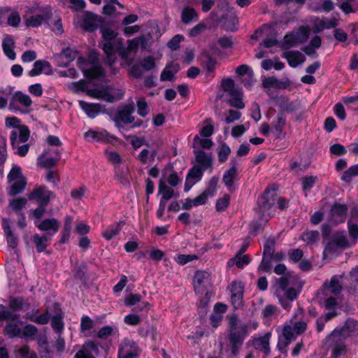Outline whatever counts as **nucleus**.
Instances as JSON below:
<instances>
[{
  "instance_id": "39448f33",
  "label": "nucleus",
  "mask_w": 358,
  "mask_h": 358,
  "mask_svg": "<svg viewBox=\"0 0 358 358\" xmlns=\"http://www.w3.org/2000/svg\"><path fill=\"white\" fill-rule=\"evenodd\" d=\"M51 15V10L49 8L33 6L26 8L22 20L27 27H38L48 23Z\"/></svg>"
},
{
  "instance_id": "6e6d98bb",
  "label": "nucleus",
  "mask_w": 358,
  "mask_h": 358,
  "mask_svg": "<svg viewBox=\"0 0 358 358\" xmlns=\"http://www.w3.org/2000/svg\"><path fill=\"white\" fill-rule=\"evenodd\" d=\"M198 259L199 257L196 255L179 254L174 257L175 262L180 265H185Z\"/></svg>"
},
{
  "instance_id": "864d4df0",
  "label": "nucleus",
  "mask_w": 358,
  "mask_h": 358,
  "mask_svg": "<svg viewBox=\"0 0 358 358\" xmlns=\"http://www.w3.org/2000/svg\"><path fill=\"white\" fill-rule=\"evenodd\" d=\"M121 229L120 224L115 223L108 227L103 232V236L106 240H110L117 235Z\"/></svg>"
},
{
  "instance_id": "052dcab7",
  "label": "nucleus",
  "mask_w": 358,
  "mask_h": 358,
  "mask_svg": "<svg viewBox=\"0 0 358 358\" xmlns=\"http://www.w3.org/2000/svg\"><path fill=\"white\" fill-rule=\"evenodd\" d=\"M105 1V5L103 7V13L105 15H113L116 9L114 6L115 4L120 6L122 7V5L118 2L117 0H104Z\"/></svg>"
},
{
  "instance_id": "de8ad7c7",
  "label": "nucleus",
  "mask_w": 358,
  "mask_h": 358,
  "mask_svg": "<svg viewBox=\"0 0 358 358\" xmlns=\"http://www.w3.org/2000/svg\"><path fill=\"white\" fill-rule=\"evenodd\" d=\"M159 194L162 195L161 200L166 202V201L171 199L173 196V190L168 187L165 182L160 180L159 185Z\"/></svg>"
},
{
  "instance_id": "bf43d9fd",
  "label": "nucleus",
  "mask_w": 358,
  "mask_h": 358,
  "mask_svg": "<svg viewBox=\"0 0 358 358\" xmlns=\"http://www.w3.org/2000/svg\"><path fill=\"white\" fill-rule=\"evenodd\" d=\"M213 133V125L211 120L207 119L204 122L202 128L199 131V136L209 138Z\"/></svg>"
},
{
  "instance_id": "20e7f679",
  "label": "nucleus",
  "mask_w": 358,
  "mask_h": 358,
  "mask_svg": "<svg viewBox=\"0 0 358 358\" xmlns=\"http://www.w3.org/2000/svg\"><path fill=\"white\" fill-rule=\"evenodd\" d=\"M300 291L289 278L281 277L276 282L275 294L282 307L289 310L292 307L291 303L297 298Z\"/></svg>"
},
{
  "instance_id": "c9c22d12",
  "label": "nucleus",
  "mask_w": 358,
  "mask_h": 358,
  "mask_svg": "<svg viewBox=\"0 0 358 358\" xmlns=\"http://www.w3.org/2000/svg\"><path fill=\"white\" fill-rule=\"evenodd\" d=\"M97 353V346L94 342H88L83 348L77 352L74 358H94Z\"/></svg>"
},
{
  "instance_id": "c85d7f7f",
  "label": "nucleus",
  "mask_w": 358,
  "mask_h": 358,
  "mask_svg": "<svg viewBox=\"0 0 358 358\" xmlns=\"http://www.w3.org/2000/svg\"><path fill=\"white\" fill-rule=\"evenodd\" d=\"M311 21L313 24L314 31L315 32H320L323 29H329L337 26V20L334 17L329 19L315 17Z\"/></svg>"
},
{
  "instance_id": "1a4fd4ad",
  "label": "nucleus",
  "mask_w": 358,
  "mask_h": 358,
  "mask_svg": "<svg viewBox=\"0 0 358 358\" xmlns=\"http://www.w3.org/2000/svg\"><path fill=\"white\" fill-rule=\"evenodd\" d=\"M145 44V38L143 36H141L127 41V47L125 48L121 41H117L115 43L116 52L119 54L121 58L127 63L130 64L131 60L128 61L130 53L136 52L140 45L144 47Z\"/></svg>"
},
{
  "instance_id": "4d7b16f0",
  "label": "nucleus",
  "mask_w": 358,
  "mask_h": 358,
  "mask_svg": "<svg viewBox=\"0 0 358 358\" xmlns=\"http://www.w3.org/2000/svg\"><path fill=\"white\" fill-rule=\"evenodd\" d=\"M348 228L352 243L355 245L358 238V224L353 222L352 220H349Z\"/></svg>"
},
{
  "instance_id": "e2e57ef3",
  "label": "nucleus",
  "mask_w": 358,
  "mask_h": 358,
  "mask_svg": "<svg viewBox=\"0 0 358 358\" xmlns=\"http://www.w3.org/2000/svg\"><path fill=\"white\" fill-rule=\"evenodd\" d=\"M17 358H37L35 352L30 351L27 346H23L15 350Z\"/></svg>"
},
{
  "instance_id": "69168bd1",
  "label": "nucleus",
  "mask_w": 358,
  "mask_h": 358,
  "mask_svg": "<svg viewBox=\"0 0 358 358\" xmlns=\"http://www.w3.org/2000/svg\"><path fill=\"white\" fill-rule=\"evenodd\" d=\"M37 328L32 324H27L23 329H22V335L20 338H31L35 336L37 333Z\"/></svg>"
},
{
  "instance_id": "e433bc0d",
  "label": "nucleus",
  "mask_w": 358,
  "mask_h": 358,
  "mask_svg": "<svg viewBox=\"0 0 358 358\" xmlns=\"http://www.w3.org/2000/svg\"><path fill=\"white\" fill-rule=\"evenodd\" d=\"M73 218L71 215H66L64 218V227L61 232L59 243L62 244L69 241L72 231Z\"/></svg>"
},
{
  "instance_id": "3c124183",
  "label": "nucleus",
  "mask_w": 358,
  "mask_h": 358,
  "mask_svg": "<svg viewBox=\"0 0 358 358\" xmlns=\"http://www.w3.org/2000/svg\"><path fill=\"white\" fill-rule=\"evenodd\" d=\"M317 180V177L309 176L302 178V187L306 196H308V193L310 189L314 186Z\"/></svg>"
},
{
  "instance_id": "9d476101",
  "label": "nucleus",
  "mask_w": 358,
  "mask_h": 358,
  "mask_svg": "<svg viewBox=\"0 0 358 358\" xmlns=\"http://www.w3.org/2000/svg\"><path fill=\"white\" fill-rule=\"evenodd\" d=\"M10 184L8 194L14 196L22 192L27 185V180L22 173L20 166H14L8 175Z\"/></svg>"
},
{
  "instance_id": "c756f323",
  "label": "nucleus",
  "mask_w": 358,
  "mask_h": 358,
  "mask_svg": "<svg viewBox=\"0 0 358 358\" xmlns=\"http://www.w3.org/2000/svg\"><path fill=\"white\" fill-rule=\"evenodd\" d=\"M343 275H334L331 278L329 282H325L324 285L327 294L332 293L337 295L343 288Z\"/></svg>"
},
{
  "instance_id": "423d86ee",
  "label": "nucleus",
  "mask_w": 358,
  "mask_h": 358,
  "mask_svg": "<svg viewBox=\"0 0 358 358\" xmlns=\"http://www.w3.org/2000/svg\"><path fill=\"white\" fill-rule=\"evenodd\" d=\"M229 338L231 345V351L234 355H236L242 345L244 337L248 333V327L247 325L241 323L236 315H231L229 317Z\"/></svg>"
},
{
  "instance_id": "c03bdc74",
  "label": "nucleus",
  "mask_w": 358,
  "mask_h": 358,
  "mask_svg": "<svg viewBox=\"0 0 358 358\" xmlns=\"http://www.w3.org/2000/svg\"><path fill=\"white\" fill-rule=\"evenodd\" d=\"M196 160L205 168L210 166L212 164V157L209 154L203 150H195Z\"/></svg>"
},
{
  "instance_id": "0e129e2a",
  "label": "nucleus",
  "mask_w": 358,
  "mask_h": 358,
  "mask_svg": "<svg viewBox=\"0 0 358 358\" xmlns=\"http://www.w3.org/2000/svg\"><path fill=\"white\" fill-rule=\"evenodd\" d=\"M25 198H15L10 201L9 206L15 211L21 210L27 204Z\"/></svg>"
},
{
  "instance_id": "f03ea898",
  "label": "nucleus",
  "mask_w": 358,
  "mask_h": 358,
  "mask_svg": "<svg viewBox=\"0 0 358 358\" xmlns=\"http://www.w3.org/2000/svg\"><path fill=\"white\" fill-rule=\"evenodd\" d=\"M358 334V322L348 319L341 328H336L327 338L331 358H341L347 352L345 340Z\"/></svg>"
},
{
  "instance_id": "5701e85b",
  "label": "nucleus",
  "mask_w": 358,
  "mask_h": 358,
  "mask_svg": "<svg viewBox=\"0 0 358 358\" xmlns=\"http://www.w3.org/2000/svg\"><path fill=\"white\" fill-rule=\"evenodd\" d=\"M29 138V131L26 126L13 129L10 133V141L13 148L18 146V144L24 143Z\"/></svg>"
},
{
  "instance_id": "4468645a",
  "label": "nucleus",
  "mask_w": 358,
  "mask_h": 358,
  "mask_svg": "<svg viewBox=\"0 0 358 358\" xmlns=\"http://www.w3.org/2000/svg\"><path fill=\"white\" fill-rule=\"evenodd\" d=\"M210 275L208 272L198 271L195 273L193 279V285L197 294L208 295V289L210 286Z\"/></svg>"
},
{
  "instance_id": "2eb2a0df",
  "label": "nucleus",
  "mask_w": 358,
  "mask_h": 358,
  "mask_svg": "<svg viewBox=\"0 0 358 358\" xmlns=\"http://www.w3.org/2000/svg\"><path fill=\"white\" fill-rule=\"evenodd\" d=\"M257 203L259 207V213H261L263 216L270 217L271 213L269 210L275 203L274 191L266 189L264 194L258 199Z\"/></svg>"
},
{
  "instance_id": "f257e3e1",
  "label": "nucleus",
  "mask_w": 358,
  "mask_h": 358,
  "mask_svg": "<svg viewBox=\"0 0 358 358\" xmlns=\"http://www.w3.org/2000/svg\"><path fill=\"white\" fill-rule=\"evenodd\" d=\"M94 55L91 56L90 60L80 57L77 62L84 76L89 78L93 85H96V82L100 83V85L93 89H89L88 83L85 80H80L72 83L70 89L73 92H86L87 95L92 97L109 103L120 100L124 96V91L120 88L108 86L105 84L103 71L99 66L94 64L96 56L95 53Z\"/></svg>"
},
{
  "instance_id": "412c9836",
  "label": "nucleus",
  "mask_w": 358,
  "mask_h": 358,
  "mask_svg": "<svg viewBox=\"0 0 358 358\" xmlns=\"http://www.w3.org/2000/svg\"><path fill=\"white\" fill-rule=\"evenodd\" d=\"M271 334L267 332L264 336L255 337L252 341V345L255 350L263 353V358H266L270 354L271 349L269 346Z\"/></svg>"
},
{
  "instance_id": "680f3d73",
  "label": "nucleus",
  "mask_w": 358,
  "mask_h": 358,
  "mask_svg": "<svg viewBox=\"0 0 358 358\" xmlns=\"http://www.w3.org/2000/svg\"><path fill=\"white\" fill-rule=\"evenodd\" d=\"M51 325L55 331L59 334H61L64 329V322L62 321V316L61 313H57L56 315L52 317L51 320Z\"/></svg>"
},
{
  "instance_id": "8fccbe9b",
  "label": "nucleus",
  "mask_w": 358,
  "mask_h": 358,
  "mask_svg": "<svg viewBox=\"0 0 358 358\" xmlns=\"http://www.w3.org/2000/svg\"><path fill=\"white\" fill-rule=\"evenodd\" d=\"M286 124V119L282 115H278L275 121L271 123L272 129L276 136H279Z\"/></svg>"
},
{
  "instance_id": "79ce46f5",
  "label": "nucleus",
  "mask_w": 358,
  "mask_h": 358,
  "mask_svg": "<svg viewBox=\"0 0 358 358\" xmlns=\"http://www.w3.org/2000/svg\"><path fill=\"white\" fill-rule=\"evenodd\" d=\"M229 96V103L231 106L238 109H242L245 107V103L243 101V93L241 91H231Z\"/></svg>"
},
{
  "instance_id": "13d9d810",
  "label": "nucleus",
  "mask_w": 358,
  "mask_h": 358,
  "mask_svg": "<svg viewBox=\"0 0 358 358\" xmlns=\"http://www.w3.org/2000/svg\"><path fill=\"white\" fill-rule=\"evenodd\" d=\"M48 238L44 236H41L38 234H35L34 236V242L36 244V250L38 252H43L47 248Z\"/></svg>"
},
{
  "instance_id": "a19ab883",
  "label": "nucleus",
  "mask_w": 358,
  "mask_h": 358,
  "mask_svg": "<svg viewBox=\"0 0 358 358\" xmlns=\"http://www.w3.org/2000/svg\"><path fill=\"white\" fill-rule=\"evenodd\" d=\"M250 262V259L248 255H243L237 253L234 257L230 259L227 262L229 267H232L236 265L239 268H243L245 266L248 265Z\"/></svg>"
},
{
  "instance_id": "a211bd4d",
  "label": "nucleus",
  "mask_w": 358,
  "mask_h": 358,
  "mask_svg": "<svg viewBox=\"0 0 358 358\" xmlns=\"http://www.w3.org/2000/svg\"><path fill=\"white\" fill-rule=\"evenodd\" d=\"M60 155L59 152L52 148H48L38 159L41 166L50 168L56 164Z\"/></svg>"
},
{
  "instance_id": "bb28decb",
  "label": "nucleus",
  "mask_w": 358,
  "mask_h": 358,
  "mask_svg": "<svg viewBox=\"0 0 358 358\" xmlns=\"http://www.w3.org/2000/svg\"><path fill=\"white\" fill-rule=\"evenodd\" d=\"M203 176V171L198 166H194L189 172L185 184L184 190L187 192L190 190L192 186L199 182Z\"/></svg>"
},
{
  "instance_id": "0eeeda50",
  "label": "nucleus",
  "mask_w": 358,
  "mask_h": 358,
  "mask_svg": "<svg viewBox=\"0 0 358 358\" xmlns=\"http://www.w3.org/2000/svg\"><path fill=\"white\" fill-rule=\"evenodd\" d=\"M19 318L18 314L12 313L3 305H0V320L8 322L5 327L4 334L9 338H20L22 323Z\"/></svg>"
},
{
  "instance_id": "4c0bfd02",
  "label": "nucleus",
  "mask_w": 358,
  "mask_h": 358,
  "mask_svg": "<svg viewBox=\"0 0 358 358\" xmlns=\"http://www.w3.org/2000/svg\"><path fill=\"white\" fill-rule=\"evenodd\" d=\"M331 244H335L338 248H350L355 245V244L352 243L350 239L348 240L347 238L343 231L337 232L334 237L332 243H330L328 247L330 248Z\"/></svg>"
},
{
  "instance_id": "6ab92c4d",
  "label": "nucleus",
  "mask_w": 358,
  "mask_h": 358,
  "mask_svg": "<svg viewBox=\"0 0 358 358\" xmlns=\"http://www.w3.org/2000/svg\"><path fill=\"white\" fill-rule=\"evenodd\" d=\"M17 103L24 108H28L31 105L32 101L29 95L17 92L12 96L9 104V109L14 112L22 111Z\"/></svg>"
},
{
  "instance_id": "603ef678",
  "label": "nucleus",
  "mask_w": 358,
  "mask_h": 358,
  "mask_svg": "<svg viewBox=\"0 0 358 358\" xmlns=\"http://www.w3.org/2000/svg\"><path fill=\"white\" fill-rule=\"evenodd\" d=\"M321 43V38L315 36L311 39L310 44L303 50L308 55H313L315 50L320 47Z\"/></svg>"
},
{
  "instance_id": "37998d69",
  "label": "nucleus",
  "mask_w": 358,
  "mask_h": 358,
  "mask_svg": "<svg viewBox=\"0 0 358 358\" xmlns=\"http://www.w3.org/2000/svg\"><path fill=\"white\" fill-rule=\"evenodd\" d=\"M27 319L38 324H45L49 322L50 316L48 313L38 314V311L28 313L26 315Z\"/></svg>"
},
{
  "instance_id": "ea45409f",
  "label": "nucleus",
  "mask_w": 358,
  "mask_h": 358,
  "mask_svg": "<svg viewBox=\"0 0 358 358\" xmlns=\"http://www.w3.org/2000/svg\"><path fill=\"white\" fill-rule=\"evenodd\" d=\"M213 145V141L208 137H202L196 135L193 140V147L196 150L201 149H210Z\"/></svg>"
},
{
  "instance_id": "dca6fc26",
  "label": "nucleus",
  "mask_w": 358,
  "mask_h": 358,
  "mask_svg": "<svg viewBox=\"0 0 358 358\" xmlns=\"http://www.w3.org/2000/svg\"><path fill=\"white\" fill-rule=\"evenodd\" d=\"M138 349L136 343L131 340L124 339L120 344L119 358H138Z\"/></svg>"
},
{
  "instance_id": "ddd939ff",
  "label": "nucleus",
  "mask_w": 358,
  "mask_h": 358,
  "mask_svg": "<svg viewBox=\"0 0 358 358\" xmlns=\"http://www.w3.org/2000/svg\"><path fill=\"white\" fill-rule=\"evenodd\" d=\"M76 27H79L87 31H94L98 26L97 17L91 13H83L78 14L73 20Z\"/></svg>"
},
{
  "instance_id": "4be33fe9",
  "label": "nucleus",
  "mask_w": 358,
  "mask_h": 358,
  "mask_svg": "<svg viewBox=\"0 0 358 358\" xmlns=\"http://www.w3.org/2000/svg\"><path fill=\"white\" fill-rule=\"evenodd\" d=\"M52 194L43 187H36L29 195V200L36 201L38 204L47 205Z\"/></svg>"
},
{
  "instance_id": "338daca9",
  "label": "nucleus",
  "mask_w": 358,
  "mask_h": 358,
  "mask_svg": "<svg viewBox=\"0 0 358 358\" xmlns=\"http://www.w3.org/2000/svg\"><path fill=\"white\" fill-rule=\"evenodd\" d=\"M217 182H218L217 178H216V177L211 178L208 182V187L203 192H205L206 194H208L211 197L215 196L216 191H217Z\"/></svg>"
},
{
  "instance_id": "b1692460",
  "label": "nucleus",
  "mask_w": 358,
  "mask_h": 358,
  "mask_svg": "<svg viewBox=\"0 0 358 358\" xmlns=\"http://www.w3.org/2000/svg\"><path fill=\"white\" fill-rule=\"evenodd\" d=\"M347 211L346 205L335 203L331 209L329 222L332 224L344 222Z\"/></svg>"
},
{
  "instance_id": "72a5a7b5",
  "label": "nucleus",
  "mask_w": 358,
  "mask_h": 358,
  "mask_svg": "<svg viewBox=\"0 0 358 358\" xmlns=\"http://www.w3.org/2000/svg\"><path fill=\"white\" fill-rule=\"evenodd\" d=\"M236 73L242 76V81L243 82L245 86L249 87L252 84L253 80V72L252 69L247 65H241L237 67Z\"/></svg>"
},
{
  "instance_id": "58836bf2",
  "label": "nucleus",
  "mask_w": 358,
  "mask_h": 358,
  "mask_svg": "<svg viewBox=\"0 0 358 358\" xmlns=\"http://www.w3.org/2000/svg\"><path fill=\"white\" fill-rule=\"evenodd\" d=\"M78 52L71 48L65 49L59 55L60 59L59 65L60 66H66L71 62L73 61L78 57Z\"/></svg>"
},
{
  "instance_id": "2f4dec72",
  "label": "nucleus",
  "mask_w": 358,
  "mask_h": 358,
  "mask_svg": "<svg viewBox=\"0 0 358 358\" xmlns=\"http://www.w3.org/2000/svg\"><path fill=\"white\" fill-rule=\"evenodd\" d=\"M237 180V169L235 166L225 171L223 175V182L229 191H233L236 189Z\"/></svg>"
},
{
  "instance_id": "774afa93",
  "label": "nucleus",
  "mask_w": 358,
  "mask_h": 358,
  "mask_svg": "<svg viewBox=\"0 0 358 358\" xmlns=\"http://www.w3.org/2000/svg\"><path fill=\"white\" fill-rule=\"evenodd\" d=\"M230 196L227 194L219 199L216 202V209L217 211L222 212L225 210L229 204Z\"/></svg>"
},
{
  "instance_id": "6e6552de",
  "label": "nucleus",
  "mask_w": 358,
  "mask_h": 358,
  "mask_svg": "<svg viewBox=\"0 0 358 358\" xmlns=\"http://www.w3.org/2000/svg\"><path fill=\"white\" fill-rule=\"evenodd\" d=\"M101 31L105 41L103 43V50L107 56V62L111 66L115 60L113 56L116 53V41H121L122 38H117V33L109 28H104Z\"/></svg>"
},
{
  "instance_id": "f8f14e48",
  "label": "nucleus",
  "mask_w": 358,
  "mask_h": 358,
  "mask_svg": "<svg viewBox=\"0 0 358 358\" xmlns=\"http://www.w3.org/2000/svg\"><path fill=\"white\" fill-rule=\"evenodd\" d=\"M85 139L90 143L99 142L106 143H115L117 138L110 135L106 130L101 128L90 129L84 134Z\"/></svg>"
},
{
  "instance_id": "9b49d317",
  "label": "nucleus",
  "mask_w": 358,
  "mask_h": 358,
  "mask_svg": "<svg viewBox=\"0 0 358 358\" xmlns=\"http://www.w3.org/2000/svg\"><path fill=\"white\" fill-rule=\"evenodd\" d=\"M309 36V29L307 27L302 26L296 31L287 34L284 37L281 48L288 49L299 43L305 42Z\"/></svg>"
},
{
  "instance_id": "49530a36",
  "label": "nucleus",
  "mask_w": 358,
  "mask_h": 358,
  "mask_svg": "<svg viewBox=\"0 0 358 358\" xmlns=\"http://www.w3.org/2000/svg\"><path fill=\"white\" fill-rule=\"evenodd\" d=\"M156 154L155 150L143 149L139 153L138 159L144 164L151 163L154 161Z\"/></svg>"
},
{
  "instance_id": "f3484780",
  "label": "nucleus",
  "mask_w": 358,
  "mask_h": 358,
  "mask_svg": "<svg viewBox=\"0 0 358 358\" xmlns=\"http://www.w3.org/2000/svg\"><path fill=\"white\" fill-rule=\"evenodd\" d=\"M3 18L7 19L6 24L13 27H18L22 20L17 11L7 7L0 9V25L3 24Z\"/></svg>"
},
{
  "instance_id": "a18cd8bd",
  "label": "nucleus",
  "mask_w": 358,
  "mask_h": 358,
  "mask_svg": "<svg viewBox=\"0 0 358 358\" xmlns=\"http://www.w3.org/2000/svg\"><path fill=\"white\" fill-rule=\"evenodd\" d=\"M182 20L184 23L187 24L199 19L198 15L194 8L190 7L185 8L181 14Z\"/></svg>"
},
{
  "instance_id": "393cba45",
  "label": "nucleus",
  "mask_w": 358,
  "mask_h": 358,
  "mask_svg": "<svg viewBox=\"0 0 358 358\" xmlns=\"http://www.w3.org/2000/svg\"><path fill=\"white\" fill-rule=\"evenodd\" d=\"M53 73L50 64L44 60H37L34 64L32 69L29 71L28 75L34 77L42 73L45 75H52Z\"/></svg>"
},
{
  "instance_id": "7ed1b4c3",
  "label": "nucleus",
  "mask_w": 358,
  "mask_h": 358,
  "mask_svg": "<svg viewBox=\"0 0 358 358\" xmlns=\"http://www.w3.org/2000/svg\"><path fill=\"white\" fill-rule=\"evenodd\" d=\"M306 322L304 320V311L299 308L293 317L282 327V334L279 336L278 348L281 352H285L290 343L294 341L297 336L306 329Z\"/></svg>"
},
{
  "instance_id": "a878e982",
  "label": "nucleus",
  "mask_w": 358,
  "mask_h": 358,
  "mask_svg": "<svg viewBox=\"0 0 358 358\" xmlns=\"http://www.w3.org/2000/svg\"><path fill=\"white\" fill-rule=\"evenodd\" d=\"M282 57L285 58L289 65L292 68H296L302 64L306 60V57L301 52L294 50H288L282 53Z\"/></svg>"
},
{
  "instance_id": "cd10ccee",
  "label": "nucleus",
  "mask_w": 358,
  "mask_h": 358,
  "mask_svg": "<svg viewBox=\"0 0 358 358\" xmlns=\"http://www.w3.org/2000/svg\"><path fill=\"white\" fill-rule=\"evenodd\" d=\"M78 103L82 110L90 118H94L105 110L104 106L99 103H90L84 101H79Z\"/></svg>"
},
{
  "instance_id": "473e14b6",
  "label": "nucleus",
  "mask_w": 358,
  "mask_h": 358,
  "mask_svg": "<svg viewBox=\"0 0 358 358\" xmlns=\"http://www.w3.org/2000/svg\"><path fill=\"white\" fill-rule=\"evenodd\" d=\"M14 47L13 38L10 35L5 36L2 41V49L5 55L10 60H15L16 58Z\"/></svg>"
},
{
  "instance_id": "7c9ffc66",
  "label": "nucleus",
  "mask_w": 358,
  "mask_h": 358,
  "mask_svg": "<svg viewBox=\"0 0 358 358\" xmlns=\"http://www.w3.org/2000/svg\"><path fill=\"white\" fill-rule=\"evenodd\" d=\"M35 224L41 231H52V236L58 231L59 227V223L55 218L45 219L41 222L36 221Z\"/></svg>"
},
{
  "instance_id": "5fc2aeb1",
  "label": "nucleus",
  "mask_w": 358,
  "mask_h": 358,
  "mask_svg": "<svg viewBox=\"0 0 358 358\" xmlns=\"http://www.w3.org/2000/svg\"><path fill=\"white\" fill-rule=\"evenodd\" d=\"M358 176V164L350 166L347 171L343 172L341 180L346 182H351L353 177Z\"/></svg>"
},
{
  "instance_id": "aec40b11",
  "label": "nucleus",
  "mask_w": 358,
  "mask_h": 358,
  "mask_svg": "<svg viewBox=\"0 0 358 358\" xmlns=\"http://www.w3.org/2000/svg\"><path fill=\"white\" fill-rule=\"evenodd\" d=\"M132 112L133 107L131 106H125L119 110L117 117L115 119V122L120 132H122L124 129L122 123L129 124L134 120V117L131 115Z\"/></svg>"
},
{
  "instance_id": "09e8293b",
  "label": "nucleus",
  "mask_w": 358,
  "mask_h": 358,
  "mask_svg": "<svg viewBox=\"0 0 358 358\" xmlns=\"http://www.w3.org/2000/svg\"><path fill=\"white\" fill-rule=\"evenodd\" d=\"M320 238V234L317 231H308L302 234L301 239L307 244H313Z\"/></svg>"
},
{
  "instance_id": "f704fd0d",
  "label": "nucleus",
  "mask_w": 358,
  "mask_h": 358,
  "mask_svg": "<svg viewBox=\"0 0 358 358\" xmlns=\"http://www.w3.org/2000/svg\"><path fill=\"white\" fill-rule=\"evenodd\" d=\"M274 241L273 239H268L264 247V256L263 260L260 265L264 271L269 269V260L273 253Z\"/></svg>"
}]
</instances>
